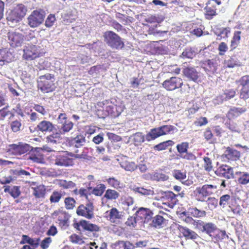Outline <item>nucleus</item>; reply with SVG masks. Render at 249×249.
Returning a JSON list of instances; mask_svg holds the SVG:
<instances>
[{
    "label": "nucleus",
    "instance_id": "nucleus-1",
    "mask_svg": "<svg viewBox=\"0 0 249 249\" xmlns=\"http://www.w3.org/2000/svg\"><path fill=\"white\" fill-rule=\"evenodd\" d=\"M178 131V129L171 124L162 125L158 127L152 128L146 134V140L150 142L164 135L173 134Z\"/></svg>",
    "mask_w": 249,
    "mask_h": 249
},
{
    "label": "nucleus",
    "instance_id": "nucleus-2",
    "mask_svg": "<svg viewBox=\"0 0 249 249\" xmlns=\"http://www.w3.org/2000/svg\"><path fill=\"white\" fill-rule=\"evenodd\" d=\"M55 76L51 73H46L39 77L37 80V88L43 93L52 92L55 90Z\"/></svg>",
    "mask_w": 249,
    "mask_h": 249
},
{
    "label": "nucleus",
    "instance_id": "nucleus-3",
    "mask_svg": "<svg viewBox=\"0 0 249 249\" xmlns=\"http://www.w3.org/2000/svg\"><path fill=\"white\" fill-rule=\"evenodd\" d=\"M103 37L106 44L113 49L119 50L124 47V44L122 38L113 31L105 32Z\"/></svg>",
    "mask_w": 249,
    "mask_h": 249
},
{
    "label": "nucleus",
    "instance_id": "nucleus-4",
    "mask_svg": "<svg viewBox=\"0 0 249 249\" xmlns=\"http://www.w3.org/2000/svg\"><path fill=\"white\" fill-rule=\"evenodd\" d=\"M27 12V7L23 4H17L8 14L6 19L12 23H17L25 16Z\"/></svg>",
    "mask_w": 249,
    "mask_h": 249
},
{
    "label": "nucleus",
    "instance_id": "nucleus-5",
    "mask_svg": "<svg viewBox=\"0 0 249 249\" xmlns=\"http://www.w3.org/2000/svg\"><path fill=\"white\" fill-rule=\"evenodd\" d=\"M217 189L216 185L205 184L196 188L194 191V196L198 201H205L206 198L214 193Z\"/></svg>",
    "mask_w": 249,
    "mask_h": 249
},
{
    "label": "nucleus",
    "instance_id": "nucleus-6",
    "mask_svg": "<svg viewBox=\"0 0 249 249\" xmlns=\"http://www.w3.org/2000/svg\"><path fill=\"white\" fill-rule=\"evenodd\" d=\"M22 58L27 61H32L43 56V53L40 46L27 44L23 50Z\"/></svg>",
    "mask_w": 249,
    "mask_h": 249
},
{
    "label": "nucleus",
    "instance_id": "nucleus-7",
    "mask_svg": "<svg viewBox=\"0 0 249 249\" xmlns=\"http://www.w3.org/2000/svg\"><path fill=\"white\" fill-rule=\"evenodd\" d=\"M46 13L42 9L34 10L27 18L28 24L32 28L39 26L44 21Z\"/></svg>",
    "mask_w": 249,
    "mask_h": 249
},
{
    "label": "nucleus",
    "instance_id": "nucleus-8",
    "mask_svg": "<svg viewBox=\"0 0 249 249\" xmlns=\"http://www.w3.org/2000/svg\"><path fill=\"white\" fill-rule=\"evenodd\" d=\"M94 207L92 201H87L86 205L80 204L76 209V214L88 219H91L94 217Z\"/></svg>",
    "mask_w": 249,
    "mask_h": 249
},
{
    "label": "nucleus",
    "instance_id": "nucleus-9",
    "mask_svg": "<svg viewBox=\"0 0 249 249\" xmlns=\"http://www.w3.org/2000/svg\"><path fill=\"white\" fill-rule=\"evenodd\" d=\"M72 226L74 229L78 231H89L91 232L98 231L100 227L94 224L90 223L86 220H81L79 221H75Z\"/></svg>",
    "mask_w": 249,
    "mask_h": 249
},
{
    "label": "nucleus",
    "instance_id": "nucleus-10",
    "mask_svg": "<svg viewBox=\"0 0 249 249\" xmlns=\"http://www.w3.org/2000/svg\"><path fill=\"white\" fill-rule=\"evenodd\" d=\"M183 85L182 79L173 76L165 80L162 84V87L167 91H173L181 88Z\"/></svg>",
    "mask_w": 249,
    "mask_h": 249
},
{
    "label": "nucleus",
    "instance_id": "nucleus-11",
    "mask_svg": "<svg viewBox=\"0 0 249 249\" xmlns=\"http://www.w3.org/2000/svg\"><path fill=\"white\" fill-rule=\"evenodd\" d=\"M30 146L29 144L21 142L18 144H10L8 152L13 155H21L30 151Z\"/></svg>",
    "mask_w": 249,
    "mask_h": 249
},
{
    "label": "nucleus",
    "instance_id": "nucleus-12",
    "mask_svg": "<svg viewBox=\"0 0 249 249\" xmlns=\"http://www.w3.org/2000/svg\"><path fill=\"white\" fill-rule=\"evenodd\" d=\"M236 83L242 86L240 90V97L244 100L249 98V75H246L242 76Z\"/></svg>",
    "mask_w": 249,
    "mask_h": 249
},
{
    "label": "nucleus",
    "instance_id": "nucleus-13",
    "mask_svg": "<svg viewBox=\"0 0 249 249\" xmlns=\"http://www.w3.org/2000/svg\"><path fill=\"white\" fill-rule=\"evenodd\" d=\"M53 216L57 217L59 226L62 229L65 230L68 228L70 216L67 212L57 210L53 213Z\"/></svg>",
    "mask_w": 249,
    "mask_h": 249
},
{
    "label": "nucleus",
    "instance_id": "nucleus-14",
    "mask_svg": "<svg viewBox=\"0 0 249 249\" xmlns=\"http://www.w3.org/2000/svg\"><path fill=\"white\" fill-rule=\"evenodd\" d=\"M8 38L10 46L13 48L21 46L24 40V36L17 32H8Z\"/></svg>",
    "mask_w": 249,
    "mask_h": 249
},
{
    "label": "nucleus",
    "instance_id": "nucleus-15",
    "mask_svg": "<svg viewBox=\"0 0 249 249\" xmlns=\"http://www.w3.org/2000/svg\"><path fill=\"white\" fill-rule=\"evenodd\" d=\"M162 204L170 208H173L178 201L177 195L171 191L165 192L161 197Z\"/></svg>",
    "mask_w": 249,
    "mask_h": 249
},
{
    "label": "nucleus",
    "instance_id": "nucleus-16",
    "mask_svg": "<svg viewBox=\"0 0 249 249\" xmlns=\"http://www.w3.org/2000/svg\"><path fill=\"white\" fill-rule=\"evenodd\" d=\"M215 173L218 177L228 179L234 178L233 168L226 164H222L219 166L215 171Z\"/></svg>",
    "mask_w": 249,
    "mask_h": 249
},
{
    "label": "nucleus",
    "instance_id": "nucleus-17",
    "mask_svg": "<svg viewBox=\"0 0 249 249\" xmlns=\"http://www.w3.org/2000/svg\"><path fill=\"white\" fill-rule=\"evenodd\" d=\"M15 55L10 49L2 48L0 49V66H3L13 61Z\"/></svg>",
    "mask_w": 249,
    "mask_h": 249
},
{
    "label": "nucleus",
    "instance_id": "nucleus-18",
    "mask_svg": "<svg viewBox=\"0 0 249 249\" xmlns=\"http://www.w3.org/2000/svg\"><path fill=\"white\" fill-rule=\"evenodd\" d=\"M67 153L65 155H59L55 160V164L60 166H71L74 165L73 159L70 158V154Z\"/></svg>",
    "mask_w": 249,
    "mask_h": 249
},
{
    "label": "nucleus",
    "instance_id": "nucleus-19",
    "mask_svg": "<svg viewBox=\"0 0 249 249\" xmlns=\"http://www.w3.org/2000/svg\"><path fill=\"white\" fill-rule=\"evenodd\" d=\"M110 103L111 102L107 100L97 103L96 106L97 108L96 113L99 117L105 118L107 116V115H105V111L107 112L110 108Z\"/></svg>",
    "mask_w": 249,
    "mask_h": 249
},
{
    "label": "nucleus",
    "instance_id": "nucleus-20",
    "mask_svg": "<svg viewBox=\"0 0 249 249\" xmlns=\"http://www.w3.org/2000/svg\"><path fill=\"white\" fill-rule=\"evenodd\" d=\"M183 73L184 76L190 80L195 82L199 81L200 73L194 67H187L185 68L183 70Z\"/></svg>",
    "mask_w": 249,
    "mask_h": 249
},
{
    "label": "nucleus",
    "instance_id": "nucleus-21",
    "mask_svg": "<svg viewBox=\"0 0 249 249\" xmlns=\"http://www.w3.org/2000/svg\"><path fill=\"white\" fill-rule=\"evenodd\" d=\"M107 218L111 222L114 224H118L120 222L122 215L120 212L116 208H112L110 210L106 212Z\"/></svg>",
    "mask_w": 249,
    "mask_h": 249
},
{
    "label": "nucleus",
    "instance_id": "nucleus-22",
    "mask_svg": "<svg viewBox=\"0 0 249 249\" xmlns=\"http://www.w3.org/2000/svg\"><path fill=\"white\" fill-rule=\"evenodd\" d=\"M203 68L209 74L215 73L217 70V63L215 60L208 59L203 62Z\"/></svg>",
    "mask_w": 249,
    "mask_h": 249
},
{
    "label": "nucleus",
    "instance_id": "nucleus-23",
    "mask_svg": "<svg viewBox=\"0 0 249 249\" xmlns=\"http://www.w3.org/2000/svg\"><path fill=\"white\" fill-rule=\"evenodd\" d=\"M178 230L186 239H191L194 240L199 237L197 233L186 227L179 226Z\"/></svg>",
    "mask_w": 249,
    "mask_h": 249
},
{
    "label": "nucleus",
    "instance_id": "nucleus-24",
    "mask_svg": "<svg viewBox=\"0 0 249 249\" xmlns=\"http://www.w3.org/2000/svg\"><path fill=\"white\" fill-rule=\"evenodd\" d=\"M110 108L107 112L105 111V114L107 116H110L112 117L115 118L118 117L124 110V107L121 105H117L112 104L110 105Z\"/></svg>",
    "mask_w": 249,
    "mask_h": 249
},
{
    "label": "nucleus",
    "instance_id": "nucleus-25",
    "mask_svg": "<svg viewBox=\"0 0 249 249\" xmlns=\"http://www.w3.org/2000/svg\"><path fill=\"white\" fill-rule=\"evenodd\" d=\"M223 155L228 160L236 161L239 159L241 154L239 151L230 147H228L226 148Z\"/></svg>",
    "mask_w": 249,
    "mask_h": 249
},
{
    "label": "nucleus",
    "instance_id": "nucleus-26",
    "mask_svg": "<svg viewBox=\"0 0 249 249\" xmlns=\"http://www.w3.org/2000/svg\"><path fill=\"white\" fill-rule=\"evenodd\" d=\"M210 1H208L206 6L204 8V16L207 20L212 19L217 15V9L214 5H210Z\"/></svg>",
    "mask_w": 249,
    "mask_h": 249
},
{
    "label": "nucleus",
    "instance_id": "nucleus-27",
    "mask_svg": "<svg viewBox=\"0 0 249 249\" xmlns=\"http://www.w3.org/2000/svg\"><path fill=\"white\" fill-rule=\"evenodd\" d=\"M247 111L245 107H233L231 108L226 114L227 118L231 120L232 119L239 116Z\"/></svg>",
    "mask_w": 249,
    "mask_h": 249
},
{
    "label": "nucleus",
    "instance_id": "nucleus-28",
    "mask_svg": "<svg viewBox=\"0 0 249 249\" xmlns=\"http://www.w3.org/2000/svg\"><path fill=\"white\" fill-rule=\"evenodd\" d=\"M4 192L8 193L14 198H18L21 194L20 190V187L18 186H13L11 187L8 185L4 186Z\"/></svg>",
    "mask_w": 249,
    "mask_h": 249
},
{
    "label": "nucleus",
    "instance_id": "nucleus-29",
    "mask_svg": "<svg viewBox=\"0 0 249 249\" xmlns=\"http://www.w3.org/2000/svg\"><path fill=\"white\" fill-rule=\"evenodd\" d=\"M136 214L138 217L141 219H144L145 221L146 219L148 220L152 217L153 213L148 209L141 208L137 211Z\"/></svg>",
    "mask_w": 249,
    "mask_h": 249
},
{
    "label": "nucleus",
    "instance_id": "nucleus-30",
    "mask_svg": "<svg viewBox=\"0 0 249 249\" xmlns=\"http://www.w3.org/2000/svg\"><path fill=\"white\" fill-rule=\"evenodd\" d=\"M106 180L108 186L114 189L120 190L124 187L123 183L115 177H109L107 178Z\"/></svg>",
    "mask_w": 249,
    "mask_h": 249
},
{
    "label": "nucleus",
    "instance_id": "nucleus-31",
    "mask_svg": "<svg viewBox=\"0 0 249 249\" xmlns=\"http://www.w3.org/2000/svg\"><path fill=\"white\" fill-rule=\"evenodd\" d=\"M237 176V181L239 184L246 185L249 183V173L246 172L238 171L235 173Z\"/></svg>",
    "mask_w": 249,
    "mask_h": 249
},
{
    "label": "nucleus",
    "instance_id": "nucleus-32",
    "mask_svg": "<svg viewBox=\"0 0 249 249\" xmlns=\"http://www.w3.org/2000/svg\"><path fill=\"white\" fill-rule=\"evenodd\" d=\"M226 231L221 230L218 228L215 230L213 235L211 236L212 239L215 242L222 241L223 239L228 237Z\"/></svg>",
    "mask_w": 249,
    "mask_h": 249
},
{
    "label": "nucleus",
    "instance_id": "nucleus-33",
    "mask_svg": "<svg viewBox=\"0 0 249 249\" xmlns=\"http://www.w3.org/2000/svg\"><path fill=\"white\" fill-rule=\"evenodd\" d=\"M239 202V199L234 197L229 206L231 211L236 215H240L242 211Z\"/></svg>",
    "mask_w": 249,
    "mask_h": 249
},
{
    "label": "nucleus",
    "instance_id": "nucleus-34",
    "mask_svg": "<svg viewBox=\"0 0 249 249\" xmlns=\"http://www.w3.org/2000/svg\"><path fill=\"white\" fill-rule=\"evenodd\" d=\"M241 32L240 31H235L231 41L230 51H232L237 48L241 40Z\"/></svg>",
    "mask_w": 249,
    "mask_h": 249
},
{
    "label": "nucleus",
    "instance_id": "nucleus-35",
    "mask_svg": "<svg viewBox=\"0 0 249 249\" xmlns=\"http://www.w3.org/2000/svg\"><path fill=\"white\" fill-rule=\"evenodd\" d=\"M37 128L39 130L42 132H51L53 131L54 126L53 124L49 121H42L37 124Z\"/></svg>",
    "mask_w": 249,
    "mask_h": 249
},
{
    "label": "nucleus",
    "instance_id": "nucleus-36",
    "mask_svg": "<svg viewBox=\"0 0 249 249\" xmlns=\"http://www.w3.org/2000/svg\"><path fill=\"white\" fill-rule=\"evenodd\" d=\"M33 195L36 198H40L44 197L46 189L44 185H39L33 188Z\"/></svg>",
    "mask_w": 249,
    "mask_h": 249
},
{
    "label": "nucleus",
    "instance_id": "nucleus-37",
    "mask_svg": "<svg viewBox=\"0 0 249 249\" xmlns=\"http://www.w3.org/2000/svg\"><path fill=\"white\" fill-rule=\"evenodd\" d=\"M234 196H231L230 195H224L220 196L219 199V205L223 208L230 206L231 202L232 201Z\"/></svg>",
    "mask_w": 249,
    "mask_h": 249
},
{
    "label": "nucleus",
    "instance_id": "nucleus-38",
    "mask_svg": "<svg viewBox=\"0 0 249 249\" xmlns=\"http://www.w3.org/2000/svg\"><path fill=\"white\" fill-rule=\"evenodd\" d=\"M85 137L82 135H78L74 138H72L70 142L71 144L76 147H79L84 145L85 142Z\"/></svg>",
    "mask_w": 249,
    "mask_h": 249
},
{
    "label": "nucleus",
    "instance_id": "nucleus-39",
    "mask_svg": "<svg viewBox=\"0 0 249 249\" xmlns=\"http://www.w3.org/2000/svg\"><path fill=\"white\" fill-rule=\"evenodd\" d=\"M162 20V18L160 19L156 16L152 15L145 18V23H143V27H148L150 25L159 24Z\"/></svg>",
    "mask_w": 249,
    "mask_h": 249
},
{
    "label": "nucleus",
    "instance_id": "nucleus-40",
    "mask_svg": "<svg viewBox=\"0 0 249 249\" xmlns=\"http://www.w3.org/2000/svg\"><path fill=\"white\" fill-rule=\"evenodd\" d=\"M120 194L115 189H108L106 192L104 196V198L107 200H116L119 198Z\"/></svg>",
    "mask_w": 249,
    "mask_h": 249
},
{
    "label": "nucleus",
    "instance_id": "nucleus-41",
    "mask_svg": "<svg viewBox=\"0 0 249 249\" xmlns=\"http://www.w3.org/2000/svg\"><path fill=\"white\" fill-rule=\"evenodd\" d=\"M121 167L125 170L133 172L137 168V165L134 161L124 160L121 163Z\"/></svg>",
    "mask_w": 249,
    "mask_h": 249
},
{
    "label": "nucleus",
    "instance_id": "nucleus-42",
    "mask_svg": "<svg viewBox=\"0 0 249 249\" xmlns=\"http://www.w3.org/2000/svg\"><path fill=\"white\" fill-rule=\"evenodd\" d=\"M165 219L160 215H157L153 217L151 226L155 228L160 229L163 227Z\"/></svg>",
    "mask_w": 249,
    "mask_h": 249
},
{
    "label": "nucleus",
    "instance_id": "nucleus-43",
    "mask_svg": "<svg viewBox=\"0 0 249 249\" xmlns=\"http://www.w3.org/2000/svg\"><path fill=\"white\" fill-rule=\"evenodd\" d=\"M115 245L118 249H135V246L129 241L119 240Z\"/></svg>",
    "mask_w": 249,
    "mask_h": 249
},
{
    "label": "nucleus",
    "instance_id": "nucleus-44",
    "mask_svg": "<svg viewBox=\"0 0 249 249\" xmlns=\"http://www.w3.org/2000/svg\"><path fill=\"white\" fill-rule=\"evenodd\" d=\"M217 228L216 226L213 223H206L204 225V230H201V231L205 232L211 237Z\"/></svg>",
    "mask_w": 249,
    "mask_h": 249
},
{
    "label": "nucleus",
    "instance_id": "nucleus-45",
    "mask_svg": "<svg viewBox=\"0 0 249 249\" xmlns=\"http://www.w3.org/2000/svg\"><path fill=\"white\" fill-rule=\"evenodd\" d=\"M175 142L172 140H167L156 145L154 148L158 151L164 150L167 149L168 147L173 146Z\"/></svg>",
    "mask_w": 249,
    "mask_h": 249
},
{
    "label": "nucleus",
    "instance_id": "nucleus-46",
    "mask_svg": "<svg viewBox=\"0 0 249 249\" xmlns=\"http://www.w3.org/2000/svg\"><path fill=\"white\" fill-rule=\"evenodd\" d=\"M106 187L104 184L100 183L92 189L91 195L93 194L97 196H102L106 191Z\"/></svg>",
    "mask_w": 249,
    "mask_h": 249
},
{
    "label": "nucleus",
    "instance_id": "nucleus-47",
    "mask_svg": "<svg viewBox=\"0 0 249 249\" xmlns=\"http://www.w3.org/2000/svg\"><path fill=\"white\" fill-rule=\"evenodd\" d=\"M92 189L91 187H89L88 189L81 188L79 189V196L81 197H85L87 201H92L91 199V193L89 191Z\"/></svg>",
    "mask_w": 249,
    "mask_h": 249
},
{
    "label": "nucleus",
    "instance_id": "nucleus-48",
    "mask_svg": "<svg viewBox=\"0 0 249 249\" xmlns=\"http://www.w3.org/2000/svg\"><path fill=\"white\" fill-rule=\"evenodd\" d=\"M85 150L87 151V149L83 148L82 151L81 153H79V150H77L75 151V154L71 153L70 156L76 159L88 160L89 156L88 155L87 152L85 151Z\"/></svg>",
    "mask_w": 249,
    "mask_h": 249
},
{
    "label": "nucleus",
    "instance_id": "nucleus-49",
    "mask_svg": "<svg viewBox=\"0 0 249 249\" xmlns=\"http://www.w3.org/2000/svg\"><path fill=\"white\" fill-rule=\"evenodd\" d=\"M76 203V200L72 197H66L64 199L65 207L68 210L73 209L75 207Z\"/></svg>",
    "mask_w": 249,
    "mask_h": 249
},
{
    "label": "nucleus",
    "instance_id": "nucleus-50",
    "mask_svg": "<svg viewBox=\"0 0 249 249\" xmlns=\"http://www.w3.org/2000/svg\"><path fill=\"white\" fill-rule=\"evenodd\" d=\"M62 196L61 192L54 191L51 195L49 199L51 203H57L61 200Z\"/></svg>",
    "mask_w": 249,
    "mask_h": 249
},
{
    "label": "nucleus",
    "instance_id": "nucleus-51",
    "mask_svg": "<svg viewBox=\"0 0 249 249\" xmlns=\"http://www.w3.org/2000/svg\"><path fill=\"white\" fill-rule=\"evenodd\" d=\"M59 187L64 189H72L76 187V184L72 181L60 180L58 183Z\"/></svg>",
    "mask_w": 249,
    "mask_h": 249
},
{
    "label": "nucleus",
    "instance_id": "nucleus-52",
    "mask_svg": "<svg viewBox=\"0 0 249 249\" xmlns=\"http://www.w3.org/2000/svg\"><path fill=\"white\" fill-rule=\"evenodd\" d=\"M191 215L195 217H202L206 215V212L203 210L198 209L196 207H193L189 209Z\"/></svg>",
    "mask_w": 249,
    "mask_h": 249
},
{
    "label": "nucleus",
    "instance_id": "nucleus-53",
    "mask_svg": "<svg viewBox=\"0 0 249 249\" xmlns=\"http://www.w3.org/2000/svg\"><path fill=\"white\" fill-rule=\"evenodd\" d=\"M203 136L205 139L210 143H212L215 140L214 135L210 127H207L205 129L203 132Z\"/></svg>",
    "mask_w": 249,
    "mask_h": 249
},
{
    "label": "nucleus",
    "instance_id": "nucleus-54",
    "mask_svg": "<svg viewBox=\"0 0 249 249\" xmlns=\"http://www.w3.org/2000/svg\"><path fill=\"white\" fill-rule=\"evenodd\" d=\"M177 149L178 152L179 153L180 155L184 154L186 153L189 148V143L188 142H182L181 143L177 144Z\"/></svg>",
    "mask_w": 249,
    "mask_h": 249
},
{
    "label": "nucleus",
    "instance_id": "nucleus-55",
    "mask_svg": "<svg viewBox=\"0 0 249 249\" xmlns=\"http://www.w3.org/2000/svg\"><path fill=\"white\" fill-rule=\"evenodd\" d=\"M238 60L233 57H231L228 60H225L224 65L227 68H232L237 66H240L238 64Z\"/></svg>",
    "mask_w": 249,
    "mask_h": 249
},
{
    "label": "nucleus",
    "instance_id": "nucleus-56",
    "mask_svg": "<svg viewBox=\"0 0 249 249\" xmlns=\"http://www.w3.org/2000/svg\"><path fill=\"white\" fill-rule=\"evenodd\" d=\"M61 132L53 133L47 137V140L48 142L55 143L57 141L59 140L61 136Z\"/></svg>",
    "mask_w": 249,
    "mask_h": 249
},
{
    "label": "nucleus",
    "instance_id": "nucleus-57",
    "mask_svg": "<svg viewBox=\"0 0 249 249\" xmlns=\"http://www.w3.org/2000/svg\"><path fill=\"white\" fill-rule=\"evenodd\" d=\"M132 190L135 193H138L145 196L151 195L153 192L150 189H147L141 187H134Z\"/></svg>",
    "mask_w": 249,
    "mask_h": 249
},
{
    "label": "nucleus",
    "instance_id": "nucleus-58",
    "mask_svg": "<svg viewBox=\"0 0 249 249\" xmlns=\"http://www.w3.org/2000/svg\"><path fill=\"white\" fill-rule=\"evenodd\" d=\"M173 177L179 180H184L186 178V172L179 170H176L173 172Z\"/></svg>",
    "mask_w": 249,
    "mask_h": 249
},
{
    "label": "nucleus",
    "instance_id": "nucleus-59",
    "mask_svg": "<svg viewBox=\"0 0 249 249\" xmlns=\"http://www.w3.org/2000/svg\"><path fill=\"white\" fill-rule=\"evenodd\" d=\"M21 127V121L19 120H15L12 121L10 123V127L12 131L14 132H17L20 130V128Z\"/></svg>",
    "mask_w": 249,
    "mask_h": 249
},
{
    "label": "nucleus",
    "instance_id": "nucleus-60",
    "mask_svg": "<svg viewBox=\"0 0 249 249\" xmlns=\"http://www.w3.org/2000/svg\"><path fill=\"white\" fill-rule=\"evenodd\" d=\"M61 128V132L63 133L69 132L73 127V124L70 121H67L66 122L62 124Z\"/></svg>",
    "mask_w": 249,
    "mask_h": 249
},
{
    "label": "nucleus",
    "instance_id": "nucleus-61",
    "mask_svg": "<svg viewBox=\"0 0 249 249\" xmlns=\"http://www.w3.org/2000/svg\"><path fill=\"white\" fill-rule=\"evenodd\" d=\"M8 107L6 106L0 109V117L1 120H4L8 115H10V117L14 116V113L9 110Z\"/></svg>",
    "mask_w": 249,
    "mask_h": 249
},
{
    "label": "nucleus",
    "instance_id": "nucleus-62",
    "mask_svg": "<svg viewBox=\"0 0 249 249\" xmlns=\"http://www.w3.org/2000/svg\"><path fill=\"white\" fill-rule=\"evenodd\" d=\"M153 178L157 181H165L168 179L169 177L165 174L160 172H155L153 175Z\"/></svg>",
    "mask_w": 249,
    "mask_h": 249
},
{
    "label": "nucleus",
    "instance_id": "nucleus-63",
    "mask_svg": "<svg viewBox=\"0 0 249 249\" xmlns=\"http://www.w3.org/2000/svg\"><path fill=\"white\" fill-rule=\"evenodd\" d=\"M226 127L229 128L231 131L237 132H239L238 126L236 123L229 120L225 123Z\"/></svg>",
    "mask_w": 249,
    "mask_h": 249
},
{
    "label": "nucleus",
    "instance_id": "nucleus-64",
    "mask_svg": "<svg viewBox=\"0 0 249 249\" xmlns=\"http://www.w3.org/2000/svg\"><path fill=\"white\" fill-rule=\"evenodd\" d=\"M204 163L203 167L205 171L210 172L213 169L212 160L209 157H204Z\"/></svg>",
    "mask_w": 249,
    "mask_h": 249
}]
</instances>
